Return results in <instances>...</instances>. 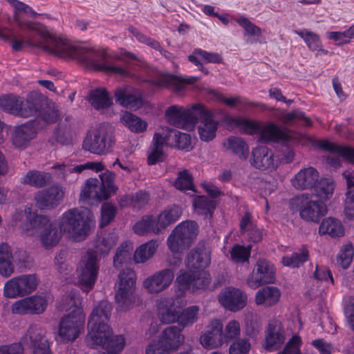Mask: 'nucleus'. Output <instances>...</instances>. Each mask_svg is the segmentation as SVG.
Returning <instances> with one entry per match:
<instances>
[{
  "instance_id": "obj_51",
  "label": "nucleus",
  "mask_w": 354,
  "mask_h": 354,
  "mask_svg": "<svg viewBox=\"0 0 354 354\" xmlns=\"http://www.w3.org/2000/svg\"><path fill=\"white\" fill-rule=\"evenodd\" d=\"M174 186L176 189L180 191H194L193 177L189 171L187 169L180 171L174 183Z\"/></svg>"
},
{
  "instance_id": "obj_33",
  "label": "nucleus",
  "mask_w": 354,
  "mask_h": 354,
  "mask_svg": "<svg viewBox=\"0 0 354 354\" xmlns=\"http://www.w3.org/2000/svg\"><path fill=\"white\" fill-rule=\"evenodd\" d=\"M315 146L332 153H337L347 162L354 164V149L351 147H342L328 140H317Z\"/></svg>"
},
{
  "instance_id": "obj_41",
  "label": "nucleus",
  "mask_w": 354,
  "mask_h": 354,
  "mask_svg": "<svg viewBox=\"0 0 354 354\" xmlns=\"http://www.w3.org/2000/svg\"><path fill=\"white\" fill-rule=\"evenodd\" d=\"M309 259V251L306 246H302L297 252L290 255H286L282 258L281 263L284 266L292 268H299Z\"/></svg>"
},
{
  "instance_id": "obj_40",
  "label": "nucleus",
  "mask_w": 354,
  "mask_h": 354,
  "mask_svg": "<svg viewBox=\"0 0 354 354\" xmlns=\"http://www.w3.org/2000/svg\"><path fill=\"white\" fill-rule=\"evenodd\" d=\"M319 232L321 234H328L332 237H339L344 235V229L339 220L327 218L321 223Z\"/></svg>"
},
{
  "instance_id": "obj_3",
  "label": "nucleus",
  "mask_w": 354,
  "mask_h": 354,
  "mask_svg": "<svg viewBox=\"0 0 354 354\" xmlns=\"http://www.w3.org/2000/svg\"><path fill=\"white\" fill-rule=\"evenodd\" d=\"M0 109L10 114L20 118L35 116L47 124L58 120L59 112L51 108L48 102L38 92L32 91L26 97L9 93L0 96Z\"/></svg>"
},
{
  "instance_id": "obj_12",
  "label": "nucleus",
  "mask_w": 354,
  "mask_h": 354,
  "mask_svg": "<svg viewBox=\"0 0 354 354\" xmlns=\"http://www.w3.org/2000/svg\"><path fill=\"white\" fill-rule=\"evenodd\" d=\"M290 207L293 212H299L302 219L315 223H318L327 212L323 202L313 201L309 196L305 194L292 198Z\"/></svg>"
},
{
  "instance_id": "obj_13",
  "label": "nucleus",
  "mask_w": 354,
  "mask_h": 354,
  "mask_svg": "<svg viewBox=\"0 0 354 354\" xmlns=\"http://www.w3.org/2000/svg\"><path fill=\"white\" fill-rule=\"evenodd\" d=\"M182 328L175 326L164 329L158 341L153 340L146 348L145 354H169L176 351L184 342Z\"/></svg>"
},
{
  "instance_id": "obj_24",
  "label": "nucleus",
  "mask_w": 354,
  "mask_h": 354,
  "mask_svg": "<svg viewBox=\"0 0 354 354\" xmlns=\"http://www.w3.org/2000/svg\"><path fill=\"white\" fill-rule=\"evenodd\" d=\"M174 273L170 268H165L148 277L143 281L145 288L150 293H158L168 288L172 283Z\"/></svg>"
},
{
  "instance_id": "obj_19",
  "label": "nucleus",
  "mask_w": 354,
  "mask_h": 354,
  "mask_svg": "<svg viewBox=\"0 0 354 354\" xmlns=\"http://www.w3.org/2000/svg\"><path fill=\"white\" fill-rule=\"evenodd\" d=\"M211 249L204 243H198L187 254L185 264L188 270L201 273L211 263Z\"/></svg>"
},
{
  "instance_id": "obj_25",
  "label": "nucleus",
  "mask_w": 354,
  "mask_h": 354,
  "mask_svg": "<svg viewBox=\"0 0 354 354\" xmlns=\"http://www.w3.org/2000/svg\"><path fill=\"white\" fill-rule=\"evenodd\" d=\"M200 342L203 347L208 349L219 347L224 342H227L220 320L214 319L210 322L207 331L201 336Z\"/></svg>"
},
{
  "instance_id": "obj_47",
  "label": "nucleus",
  "mask_w": 354,
  "mask_h": 354,
  "mask_svg": "<svg viewBox=\"0 0 354 354\" xmlns=\"http://www.w3.org/2000/svg\"><path fill=\"white\" fill-rule=\"evenodd\" d=\"M158 243L156 241L151 240L139 246L134 253L136 263H145L156 252Z\"/></svg>"
},
{
  "instance_id": "obj_15",
  "label": "nucleus",
  "mask_w": 354,
  "mask_h": 354,
  "mask_svg": "<svg viewBox=\"0 0 354 354\" xmlns=\"http://www.w3.org/2000/svg\"><path fill=\"white\" fill-rule=\"evenodd\" d=\"M39 279L35 274H26L13 277L5 283L3 295L6 298L22 297L36 290Z\"/></svg>"
},
{
  "instance_id": "obj_26",
  "label": "nucleus",
  "mask_w": 354,
  "mask_h": 354,
  "mask_svg": "<svg viewBox=\"0 0 354 354\" xmlns=\"http://www.w3.org/2000/svg\"><path fill=\"white\" fill-rule=\"evenodd\" d=\"M218 299L223 306L232 312L243 309L247 304L246 295L241 290L232 287L222 291Z\"/></svg>"
},
{
  "instance_id": "obj_14",
  "label": "nucleus",
  "mask_w": 354,
  "mask_h": 354,
  "mask_svg": "<svg viewBox=\"0 0 354 354\" xmlns=\"http://www.w3.org/2000/svg\"><path fill=\"white\" fill-rule=\"evenodd\" d=\"M114 142L112 132L100 127L87 132L82 142V148L91 153L102 155L112 147Z\"/></svg>"
},
{
  "instance_id": "obj_7",
  "label": "nucleus",
  "mask_w": 354,
  "mask_h": 354,
  "mask_svg": "<svg viewBox=\"0 0 354 354\" xmlns=\"http://www.w3.org/2000/svg\"><path fill=\"white\" fill-rule=\"evenodd\" d=\"M100 180L90 178L86 181L81 190V201H102L107 200L115 193L117 188L114 185V174L108 171L100 175Z\"/></svg>"
},
{
  "instance_id": "obj_50",
  "label": "nucleus",
  "mask_w": 354,
  "mask_h": 354,
  "mask_svg": "<svg viewBox=\"0 0 354 354\" xmlns=\"http://www.w3.org/2000/svg\"><path fill=\"white\" fill-rule=\"evenodd\" d=\"M199 308L197 306H189L179 313L177 322L182 329L187 326L192 325L197 321Z\"/></svg>"
},
{
  "instance_id": "obj_61",
  "label": "nucleus",
  "mask_w": 354,
  "mask_h": 354,
  "mask_svg": "<svg viewBox=\"0 0 354 354\" xmlns=\"http://www.w3.org/2000/svg\"><path fill=\"white\" fill-rule=\"evenodd\" d=\"M150 196L146 191L140 190L130 198L131 205L133 209H140L148 204Z\"/></svg>"
},
{
  "instance_id": "obj_55",
  "label": "nucleus",
  "mask_w": 354,
  "mask_h": 354,
  "mask_svg": "<svg viewBox=\"0 0 354 354\" xmlns=\"http://www.w3.org/2000/svg\"><path fill=\"white\" fill-rule=\"evenodd\" d=\"M354 255V249L351 243L345 244L342 246L337 257V263L339 266L346 269L351 265Z\"/></svg>"
},
{
  "instance_id": "obj_52",
  "label": "nucleus",
  "mask_w": 354,
  "mask_h": 354,
  "mask_svg": "<svg viewBox=\"0 0 354 354\" xmlns=\"http://www.w3.org/2000/svg\"><path fill=\"white\" fill-rule=\"evenodd\" d=\"M56 140L64 145H68L72 142L73 131L71 125L59 122L54 131Z\"/></svg>"
},
{
  "instance_id": "obj_58",
  "label": "nucleus",
  "mask_w": 354,
  "mask_h": 354,
  "mask_svg": "<svg viewBox=\"0 0 354 354\" xmlns=\"http://www.w3.org/2000/svg\"><path fill=\"white\" fill-rule=\"evenodd\" d=\"M116 214L117 208L114 205L107 203H104L101 207L100 227L107 226L114 219Z\"/></svg>"
},
{
  "instance_id": "obj_37",
  "label": "nucleus",
  "mask_w": 354,
  "mask_h": 354,
  "mask_svg": "<svg viewBox=\"0 0 354 354\" xmlns=\"http://www.w3.org/2000/svg\"><path fill=\"white\" fill-rule=\"evenodd\" d=\"M13 256L7 243L0 244V274L8 277L14 272Z\"/></svg>"
},
{
  "instance_id": "obj_57",
  "label": "nucleus",
  "mask_w": 354,
  "mask_h": 354,
  "mask_svg": "<svg viewBox=\"0 0 354 354\" xmlns=\"http://www.w3.org/2000/svg\"><path fill=\"white\" fill-rule=\"evenodd\" d=\"M172 129L168 127L162 129L161 131L156 132L153 136L151 145L163 149L165 146L171 141Z\"/></svg>"
},
{
  "instance_id": "obj_54",
  "label": "nucleus",
  "mask_w": 354,
  "mask_h": 354,
  "mask_svg": "<svg viewBox=\"0 0 354 354\" xmlns=\"http://www.w3.org/2000/svg\"><path fill=\"white\" fill-rule=\"evenodd\" d=\"M295 120L302 122L303 124L306 127H311L313 124L311 119L308 116H306L303 111H300L286 112L281 117V122L286 124L291 123Z\"/></svg>"
},
{
  "instance_id": "obj_8",
  "label": "nucleus",
  "mask_w": 354,
  "mask_h": 354,
  "mask_svg": "<svg viewBox=\"0 0 354 354\" xmlns=\"http://www.w3.org/2000/svg\"><path fill=\"white\" fill-rule=\"evenodd\" d=\"M226 122L239 128L244 134L252 136L260 132L261 139L265 141H279L287 138L286 133L274 123H270L261 129L259 122L241 117H228Z\"/></svg>"
},
{
  "instance_id": "obj_44",
  "label": "nucleus",
  "mask_w": 354,
  "mask_h": 354,
  "mask_svg": "<svg viewBox=\"0 0 354 354\" xmlns=\"http://www.w3.org/2000/svg\"><path fill=\"white\" fill-rule=\"evenodd\" d=\"M335 188V183L330 178H322L313 187L315 195L322 200H328L333 194Z\"/></svg>"
},
{
  "instance_id": "obj_62",
  "label": "nucleus",
  "mask_w": 354,
  "mask_h": 354,
  "mask_svg": "<svg viewBox=\"0 0 354 354\" xmlns=\"http://www.w3.org/2000/svg\"><path fill=\"white\" fill-rule=\"evenodd\" d=\"M251 344L248 339H239L230 346V354H248Z\"/></svg>"
},
{
  "instance_id": "obj_56",
  "label": "nucleus",
  "mask_w": 354,
  "mask_h": 354,
  "mask_svg": "<svg viewBox=\"0 0 354 354\" xmlns=\"http://www.w3.org/2000/svg\"><path fill=\"white\" fill-rule=\"evenodd\" d=\"M236 21L243 28L245 36H256L257 37L261 36V29L250 21L248 18L241 16L236 20Z\"/></svg>"
},
{
  "instance_id": "obj_42",
  "label": "nucleus",
  "mask_w": 354,
  "mask_h": 354,
  "mask_svg": "<svg viewBox=\"0 0 354 354\" xmlns=\"http://www.w3.org/2000/svg\"><path fill=\"white\" fill-rule=\"evenodd\" d=\"M194 211L198 214L212 218L216 207V203L205 196H197L193 201Z\"/></svg>"
},
{
  "instance_id": "obj_22",
  "label": "nucleus",
  "mask_w": 354,
  "mask_h": 354,
  "mask_svg": "<svg viewBox=\"0 0 354 354\" xmlns=\"http://www.w3.org/2000/svg\"><path fill=\"white\" fill-rule=\"evenodd\" d=\"M250 163L261 171H272L278 166V161L272 150L265 146H258L252 149Z\"/></svg>"
},
{
  "instance_id": "obj_16",
  "label": "nucleus",
  "mask_w": 354,
  "mask_h": 354,
  "mask_svg": "<svg viewBox=\"0 0 354 354\" xmlns=\"http://www.w3.org/2000/svg\"><path fill=\"white\" fill-rule=\"evenodd\" d=\"M196 110L184 108L179 105L169 106L165 113V118L169 124L177 128L186 130L192 129L198 122V115L194 113Z\"/></svg>"
},
{
  "instance_id": "obj_23",
  "label": "nucleus",
  "mask_w": 354,
  "mask_h": 354,
  "mask_svg": "<svg viewBox=\"0 0 354 354\" xmlns=\"http://www.w3.org/2000/svg\"><path fill=\"white\" fill-rule=\"evenodd\" d=\"M286 339L285 330L281 321L277 319L270 320L266 330L263 347L269 351L281 348Z\"/></svg>"
},
{
  "instance_id": "obj_59",
  "label": "nucleus",
  "mask_w": 354,
  "mask_h": 354,
  "mask_svg": "<svg viewBox=\"0 0 354 354\" xmlns=\"http://www.w3.org/2000/svg\"><path fill=\"white\" fill-rule=\"evenodd\" d=\"M171 136V142H174L176 147L180 149H188L190 148L191 136L189 134L172 129Z\"/></svg>"
},
{
  "instance_id": "obj_18",
  "label": "nucleus",
  "mask_w": 354,
  "mask_h": 354,
  "mask_svg": "<svg viewBox=\"0 0 354 354\" xmlns=\"http://www.w3.org/2000/svg\"><path fill=\"white\" fill-rule=\"evenodd\" d=\"M48 305L45 296L35 295L15 301L11 309L14 314L41 315L46 310Z\"/></svg>"
},
{
  "instance_id": "obj_29",
  "label": "nucleus",
  "mask_w": 354,
  "mask_h": 354,
  "mask_svg": "<svg viewBox=\"0 0 354 354\" xmlns=\"http://www.w3.org/2000/svg\"><path fill=\"white\" fill-rule=\"evenodd\" d=\"M319 174L313 167H308L301 169L291 179V185L298 190L311 189L318 181Z\"/></svg>"
},
{
  "instance_id": "obj_21",
  "label": "nucleus",
  "mask_w": 354,
  "mask_h": 354,
  "mask_svg": "<svg viewBox=\"0 0 354 354\" xmlns=\"http://www.w3.org/2000/svg\"><path fill=\"white\" fill-rule=\"evenodd\" d=\"M99 266L95 252L88 251L84 266L81 269L79 283L82 290L88 292L93 287L97 277Z\"/></svg>"
},
{
  "instance_id": "obj_43",
  "label": "nucleus",
  "mask_w": 354,
  "mask_h": 354,
  "mask_svg": "<svg viewBox=\"0 0 354 354\" xmlns=\"http://www.w3.org/2000/svg\"><path fill=\"white\" fill-rule=\"evenodd\" d=\"M29 333L32 354H53L45 335L40 332L29 331Z\"/></svg>"
},
{
  "instance_id": "obj_64",
  "label": "nucleus",
  "mask_w": 354,
  "mask_h": 354,
  "mask_svg": "<svg viewBox=\"0 0 354 354\" xmlns=\"http://www.w3.org/2000/svg\"><path fill=\"white\" fill-rule=\"evenodd\" d=\"M327 38L335 41H338L339 46L347 44L351 39L349 27L344 31L328 32H327Z\"/></svg>"
},
{
  "instance_id": "obj_48",
  "label": "nucleus",
  "mask_w": 354,
  "mask_h": 354,
  "mask_svg": "<svg viewBox=\"0 0 354 354\" xmlns=\"http://www.w3.org/2000/svg\"><path fill=\"white\" fill-rule=\"evenodd\" d=\"M50 175L39 171H29L27 172L24 183L37 188L43 187L50 182Z\"/></svg>"
},
{
  "instance_id": "obj_32",
  "label": "nucleus",
  "mask_w": 354,
  "mask_h": 354,
  "mask_svg": "<svg viewBox=\"0 0 354 354\" xmlns=\"http://www.w3.org/2000/svg\"><path fill=\"white\" fill-rule=\"evenodd\" d=\"M35 124V121L32 120L15 129L12 138V143L15 147H24L30 140L35 138L37 133Z\"/></svg>"
},
{
  "instance_id": "obj_20",
  "label": "nucleus",
  "mask_w": 354,
  "mask_h": 354,
  "mask_svg": "<svg viewBox=\"0 0 354 354\" xmlns=\"http://www.w3.org/2000/svg\"><path fill=\"white\" fill-rule=\"evenodd\" d=\"M192 109L196 111L198 118L201 119V125L198 127L201 140L204 142L211 141L216 137L218 129V122L214 119L212 113L201 104H193Z\"/></svg>"
},
{
  "instance_id": "obj_36",
  "label": "nucleus",
  "mask_w": 354,
  "mask_h": 354,
  "mask_svg": "<svg viewBox=\"0 0 354 354\" xmlns=\"http://www.w3.org/2000/svg\"><path fill=\"white\" fill-rule=\"evenodd\" d=\"M297 34L304 40L308 49L312 52H317V56L319 55H328V50L323 48L319 36L312 31L304 29L297 31Z\"/></svg>"
},
{
  "instance_id": "obj_53",
  "label": "nucleus",
  "mask_w": 354,
  "mask_h": 354,
  "mask_svg": "<svg viewBox=\"0 0 354 354\" xmlns=\"http://www.w3.org/2000/svg\"><path fill=\"white\" fill-rule=\"evenodd\" d=\"M182 272L176 278V283L179 288L183 291L188 290L192 283L201 274L196 270H189Z\"/></svg>"
},
{
  "instance_id": "obj_34",
  "label": "nucleus",
  "mask_w": 354,
  "mask_h": 354,
  "mask_svg": "<svg viewBox=\"0 0 354 354\" xmlns=\"http://www.w3.org/2000/svg\"><path fill=\"white\" fill-rule=\"evenodd\" d=\"M281 297V292L277 287L266 286L259 289L255 295L257 305L270 307L276 304Z\"/></svg>"
},
{
  "instance_id": "obj_1",
  "label": "nucleus",
  "mask_w": 354,
  "mask_h": 354,
  "mask_svg": "<svg viewBox=\"0 0 354 354\" xmlns=\"http://www.w3.org/2000/svg\"><path fill=\"white\" fill-rule=\"evenodd\" d=\"M78 59L85 68L97 72H102L108 75H115L131 79L138 84L148 83L157 87H167V77H154L151 70L145 66H140L139 71H134L133 66L113 64L112 61L120 60L118 56H113L106 48L91 46L88 49L77 50Z\"/></svg>"
},
{
  "instance_id": "obj_30",
  "label": "nucleus",
  "mask_w": 354,
  "mask_h": 354,
  "mask_svg": "<svg viewBox=\"0 0 354 354\" xmlns=\"http://www.w3.org/2000/svg\"><path fill=\"white\" fill-rule=\"evenodd\" d=\"M182 214V209L179 205L167 206L155 217L156 225L155 230L162 232L167 227L177 222Z\"/></svg>"
},
{
  "instance_id": "obj_2",
  "label": "nucleus",
  "mask_w": 354,
  "mask_h": 354,
  "mask_svg": "<svg viewBox=\"0 0 354 354\" xmlns=\"http://www.w3.org/2000/svg\"><path fill=\"white\" fill-rule=\"evenodd\" d=\"M111 310L112 306L106 301H100L93 310L88 323L90 330L85 340L91 348L101 346L109 354H118L123 350L125 339L121 335H113L107 324Z\"/></svg>"
},
{
  "instance_id": "obj_5",
  "label": "nucleus",
  "mask_w": 354,
  "mask_h": 354,
  "mask_svg": "<svg viewBox=\"0 0 354 354\" xmlns=\"http://www.w3.org/2000/svg\"><path fill=\"white\" fill-rule=\"evenodd\" d=\"M27 222L22 226V230L27 235H32L34 231L40 232V240L46 248H50L58 243L61 238V232L50 223L46 216L39 215L32 212L31 208L25 209Z\"/></svg>"
},
{
  "instance_id": "obj_39",
  "label": "nucleus",
  "mask_w": 354,
  "mask_h": 354,
  "mask_svg": "<svg viewBox=\"0 0 354 354\" xmlns=\"http://www.w3.org/2000/svg\"><path fill=\"white\" fill-rule=\"evenodd\" d=\"M88 101L97 110L107 109L112 104L109 93L104 88L92 90L88 95Z\"/></svg>"
},
{
  "instance_id": "obj_60",
  "label": "nucleus",
  "mask_w": 354,
  "mask_h": 354,
  "mask_svg": "<svg viewBox=\"0 0 354 354\" xmlns=\"http://www.w3.org/2000/svg\"><path fill=\"white\" fill-rule=\"evenodd\" d=\"M128 30L139 42L146 44L153 49H158L160 48V43L158 41L142 33L136 28L131 26L128 28Z\"/></svg>"
},
{
  "instance_id": "obj_10",
  "label": "nucleus",
  "mask_w": 354,
  "mask_h": 354,
  "mask_svg": "<svg viewBox=\"0 0 354 354\" xmlns=\"http://www.w3.org/2000/svg\"><path fill=\"white\" fill-rule=\"evenodd\" d=\"M85 315L81 306L74 305L71 312L63 316L58 326V335L63 342H73L84 328Z\"/></svg>"
},
{
  "instance_id": "obj_45",
  "label": "nucleus",
  "mask_w": 354,
  "mask_h": 354,
  "mask_svg": "<svg viewBox=\"0 0 354 354\" xmlns=\"http://www.w3.org/2000/svg\"><path fill=\"white\" fill-rule=\"evenodd\" d=\"M156 225V220L152 215H145L134 224L133 230L136 234L140 236L146 235L151 232L154 234H158L160 232H157L155 230Z\"/></svg>"
},
{
  "instance_id": "obj_31",
  "label": "nucleus",
  "mask_w": 354,
  "mask_h": 354,
  "mask_svg": "<svg viewBox=\"0 0 354 354\" xmlns=\"http://www.w3.org/2000/svg\"><path fill=\"white\" fill-rule=\"evenodd\" d=\"M115 102L120 106L133 110H137L143 105L141 94L133 93L129 88H118L114 92Z\"/></svg>"
},
{
  "instance_id": "obj_11",
  "label": "nucleus",
  "mask_w": 354,
  "mask_h": 354,
  "mask_svg": "<svg viewBox=\"0 0 354 354\" xmlns=\"http://www.w3.org/2000/svg\"><path fill=\"white\" fill-rule=\"evenodd\" d=\"M119 287L115 299L118 306V310L126 311L133 307L136 302L134 291L136 275L131 268L123 269L119 274Z\"/></svg>"
},
{
  "instance_id": "obj_27",
  "label": "nucleus",
  "mask_w": 354,
  "mask_h": 354,
  "mask_svg": "<svg viewBox=\"0 0 354 354\" xmlns=\"http://www.w3.org/2000/svg\"><path fill=\"white\" fill-rule=\"evenodd\" d=\"M64 197L62 189L58 186H52L38 192L35 196L37 205L41 209L56 207Z\"/></svg>"
},
{
  "instance_id": "obj_9",
  "label": "nucleus",
  "mask_w": 354,
  "mask_h": 354,
  "mask_svg": "<svg viewBox=\"0 0 354 354\" xmlns=\"http://www.w3.org/2000/svg\"><path fill=\"white\" fill-rule=\"evenodd\" d=\"M198 232V226L196 222L185 221L180 223L167 238L169 249L174 254L182 252L194 241Z\"/></svg>"
},
{
  "instance_id": "obj_63",
  "label": "nucleus",
  "mask_w": 354,
  "mask_h": 354,
  "mask_svg": "<svg viewBox=\"0 0 354 354\" xmlns=\"http://www.w3.org/2000/svg\"><path fill=\"white\" fill-rule=\"evenodd\" d=\"M117 239L113 234H109L98 240L97 243V249L102 254H107L110 250L115 245Z\"/></svg>"
},
{
  "instance_id": "obj_49",
  "label": "nucleus",
  "mask_w": 354,
  "mask_h": 354,
  "mask_svg": "<svg viewBox=\"0 0 354 354\" xmlns=\"http://www.w3.org/2000/svg\"><path fill=\"white\" fill-rule=\"evenodd\" d=\"M251 246L235 244L230 251V259L235 263H248L251 254Z\"/></svg>"
},
{
  "instance_id": "obj_46",
  "label": "nucleus",
  "mask_w": 354,
  "mask_h": 354,
  "mask_svg": "<svg viewBox=\"0 0 354 354\" xmlns=\"http://www.w3.org/2000/svg\"><path fill=\"white\" fill-rule=\"evenodd\" d=\"M121 122L131 131L135 133L144 132L147 127V123L145 121L129 112H125L121 116Z\"/></svg>"
},
{
  "instance_id": "obj_17",
  "label": "nucleus",
  "mask_w": 354,
  "mask_h": 354,
  "mask_svg": "<svg viewBox=\"0 0 354 354\" xmlns=\"http://www.w3.org/2000/svg\"><path fill=\"white\" fill-rule=\"evenodd\" d=\"M275 268L272 263L267 259H259L248 277L247 283L252 288H257L266 283H272L275 281Z\"/></svg>"
},
{
  "instance_id": "obj_6",
  "label": "nucleus",
  "mask_w": 354,
  "mask_h": 354,
  "mask_svg": "<svg viewBox=\"0 0 354 354\" xmlns=\"http://www.w3.org/2000/svg\"><path fill=\"white\" fill-rule=\"evenodd\" d=\"M24 25L28 29L36 31L41 35L44 39L42 48L59 57L71 59L82 64V62L77 59L80 54L77 50L91 48V46L73 45L66 39L55 37L48 32H42L38 23L27 21Z\"/></svg>"
},
{
  "instance_id": "obj_28",
  "label": "nucleus",
  "mask_w": 354,
  "mask_h": 354,
  "mask_svg": "<svg viewBox=\"0 0 354 354\" xmlns=\"http://www.w3.org/2000/svg\"><path fill=\"white\" fill-rule=\"evenodd\" d=\"M178 297L164 298L158 305V317L163 324H171L177 322L181 306Z\"/></svg>"
},
{
  "instance_id": "obj_38",
  "label": "nucleus",
  "mask_w": 354,
  "mask_h": 354,
  "mask_svg": "<svg viewBox=\"0 0 354 354\" xmlns=\"http://www.w3.org/2000/svg\"><path fill=\"white\" fill-rule=\"evenodd\" d=\"M346 180L348 191L344 201V212L347 218L354 217V173L346 170L343 173Z\"/></svg>"
},
{
  "instance_id": "obj_35",
  "label": "nucleus",
  "mask_w": 354,
  "mask_h": 354,
  "mask_svg": "<svg viewBox=\"0 0 354 354\" xmlns=\"http://www.w3.org/2000/svg\"><path fill=\"white\" fill-rule=\"evenodd\" d=\"M227 150L230 151L234 155L241 160H246L249 156V146L241 137L231 136L223 143Z\"/></svg>"
},
{
  "instance_id": "obj_4",
  "label": "nucleus",
  "mask_w": 354,
  "mask_h": 354,
  "mask_svg": "<svg viewBox=\"0 0 354 354\" xmlns=\"http://www.w3.org/2000/svg\"><path fill=\"white\" fill-rule=\"evenodd\" d=\"M93 221V214L89 209H70L62 215L59 224V230L68 233L74 241H81L89 234Z\"/></svg>"
}]
</instances>
